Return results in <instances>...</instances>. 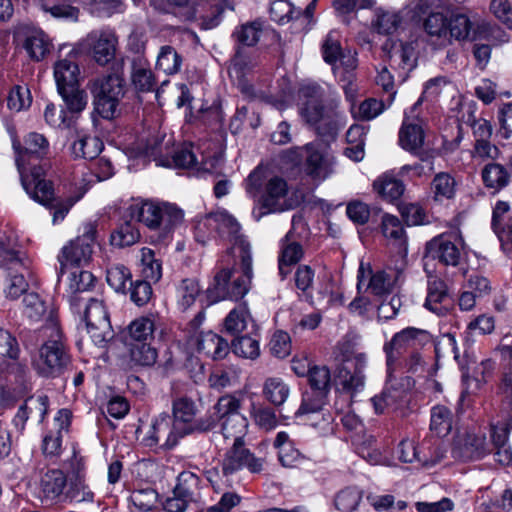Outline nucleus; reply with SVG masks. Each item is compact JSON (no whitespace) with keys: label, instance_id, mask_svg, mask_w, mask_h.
Masks as SVG:
<instances>
[{"label":"nucleus","instance_id":"nucleus-55","mask_svg":"<svg viewBox=\"0 0 512 512\" xmlns=\"http://www.w3.org/2000/svg\"><path fill=\"white\" fill-rule=\"evenodd\" d=\"M142 275L145 280L157 283L162 277V264L155 258V252L148 248L141 249Z\"/></svg>","mask_w":512,"mask_h":512},{"label":"nucleus","instance_id":"nucleus-17","mask_svg":"<svg viewBox=\"0 0 512 512\" xmlns=\"http://www.w3.org/2000/svg\"><path fill=\"white\" fill-rule=\"evenodd\" d=\"M84 41L98 65L105 66L114 60L118 49V37L112 29L93 30L87 34Z\"/></svg>","mask_w":512,"mask_h":512},{"label":"nucleus","instance_id":"nucleus-9","mask_svg":"<svg viewBox=\"0 0 512 512\" xmlns=\"http://www.w3.org/2000/svg\"><path fill=\"white\" fill-rule=\"evenodd\" d=\"M302 119L315 129L318 135L335 138L343 124V115L334 106H324L322 102L299 107Z\"/></svg>","mask_w":512,"mask_h":512},{"label":"nucleus","instance_id":"nucleus-34","mask_svg":"<svg viewBox=\"0 0 512 512\" xmlns=\"http://www.w3.org/2000/svg\"><path fill=\"white\" fill-rule=\"evenodd\" d=\"M207 222L209 225H214L218 230L219 234L222 236H227L233 239L234 242V250L239 253V248L237 247L240 241L247 242L244 238L239 235L240 225L237 220L227 212H219L216 214H210L207 217Z\"/></svg>","mask_w":512,"mask_h":512},{"label":"nucleus","instance_id":"nucleus-51","mask_svg":"<svg viewBox=\"0 0 512 512\" xmlns=\"http://www.w3.org/2000/svg\"><path fill=\"white\" fill-rule=\"evenodd\" d=\"M363 498V490L348 486L340 490L334 499L335 507L340 512H354Z\"/></svg>","mask_w":512,"mask_h":512},{"label":"nucleus","instance_id":"nucleus-48","mask_svg":"<svg viewBox=\"0 0 512 512\" xmlns=\"http://www.w3.org/2000/svg\"><path fill=\"white\" fill-rule=\"evenodd\" d=\"M453 414L446 406L437 405L431 409L430 430L439 437L447 436L452 430Z\"/></svg>","mask_w":512,"mask_h":512},{"label":"nucleus","instance_id":"nucleus-11","mask_svg":"<svg viewBox=\"0 0 512 512\" xmlns=\"http://www.w3.org/2000/svg\"><path fill=\"white\" fill-rule=\"evenodd\" d=\"M96 227L93 224H87L84 227L82 235L65 245L58 256L60 264L58 275H63L69 267H80L86 264L93 252L95 242Z\"/></svg>","mask_w":512,"mask_h":512},{"label":"nucleus","instance_id":"nucleus-8","mask_svg":"<svg viewBox=\"0 0 512 512\" xmlns=\"http://www.w3.org/2000/svg\"><path fill=\"white\" fill-rule=\"evenodd\" d=\"M286 155L295 164L305 158V172L315 180H324L332 173L334 159L318 144L309 143L303 147L291 149Z\"/></svg>","mask_w":512,"mask_h":512},{"label":"nucleus","instance_id":"nucleus-28","mask_svg":"<svg viewBox=\"0 0 512 512\" xmlns=\"http://www.w3.org/2000/svg\"><path fill=\"white\" fill-rule=\"evenodd\" d=\"M496 352L499 353L501 360L505 362L499 394L501 397L502 412H508L512 416V346L501 343Z\"/></svg>","mask_w":512,"mask_h":512},{"label":"nucleus","instance_id":"nucleus-40","mask_svg":"<svg viewBox=\"0 0 512 512\" xmlns=\"http://www.w3.org/2000/svg\"><path fill=\"white\" fill-rule=\"evenodd\" d=\"M249 325L252 328L255 327V323L246 305H239L231 310L224 320L226 332L233 336H237L247 330Z\"/></svg>","mask_w":512,"mask_h":512},{"label":"nucleus","instance_id":"nucleus-35","mask_svg":"<svg viewBox=\"0 0 512 512\" xmlns=\"http://www.w3.org/2000/svg\"><path fill=\"white\" fill-rule=\"evenodd\" d=\"M373 189L383 200L393 202L403 195L405 185L392 173L386 172L374 180Z\"/></svg>","mask_w":512,"mask_h":512},{"label":"nucleus","instance_id":"nucleus-36","mask_svg":"<svg viewBox=\"0 0 512 512\" xmlns=\"http://www.w3.org/2000/svg\"><path fill=\"white\" fill-rule=\"evenodd\" d=\"M381 230L384 237L389 239L397 248L399 254L405 255L407 253V240L403 225L398 217L385 214L382 217Z\"/></svg>","mask_w":512,"mask_h":512},{"label":"nucleus","instance_id":"nucleus-31","mask_svg":"<svg viewBox=\"0 0 512 512\" xmlns=\"http://www.w3.org/2000/svg\"><path fill=\"white\" fill-rule=\"evenodd\" d=\"M21 45L28 57L37 62L43 60L51 49L48 36L41 30H27Z\"/></svg>","mask_w":512,"mask_h":512},{"label":"nucleus","instance_id":"nucleus-41","mask_svg":"<svg viewBox=\"0 0 512 512\" xmlns=\"http://www.w3.org/2000/svg\"><path fill=\"white\" fill-rule=\"evenodd\" d=\"M457 182L448 172L437 173L431 182L433 199L437 202L451 200L455 197Z\"/></svg>","mask_w":512,"mask_h":512},{"label":"nucleus","instance_id":"nucleus-38","mask_svg":"<svg viewBox=\"0 0 512 512\" xmlns=\"http://www.w3.org/2000/svg\"><path fill=\"white\" fill-rule=\"evenodd\" d=\"M400 276L401 273L393 269L378 270L371 275L367 289L377 296L389 294L392 292Z\"/></svg>","mask_w":512,"mask_h":512},{"label":"nucleus","instance_id":"nucleus-60","mask_svg":"<svg viewBox=\"0 0 512 512\" xmlns=\"http://www.w3.org/2000/svg\"><path fill=\"white\" fill-rule=\"evenodd\" d=\"M94 493L85 483V479L69 478V487L66 494V502H93Z\"/></svg>","mask_w":512,"mask_h":512},{"label":"nucleus","instance_id":"nucleus-22","mask_svg":"<svg viewBox=\"0 0 512 512\" xmlns=\"http://www.w3.org/2000/svg\"><path fill=\"white\" fill-rule=\"evenodd\" d=\"M460 239L455 234L434 237L426 245L427 254L446 266H457L461 258Z\"/></svg>","mask_w":512,"mask_h":512},{"label":"nucleus","instance_id":"nucleus-4","mask_svg":"<svg viewBox=\"0 0 512 512\" xmlns=\"http://www.w3.org/2000/svg\"><path fill=\"white\" fill-rule=\"evenodd\" d=\"M94 112L112 120L120 114L119 104L125 95V80L118 74H108L89 82Z\"/></svg>","mask_w":512,"mask_h":512},{"label":"nucleus","instance_id":"nucleus-49","mask_svg":"<svg viewBox=\"0 0 512 512\" xmlns=\"http://www.w3.org/2000/svg\"><path fill=\"white\" fill-rule=\"evenodd\" d=\"M155 322L149 317H139L128 326L130 343L151 342L154 338Z\"/></svg>","mask_w":512,"mask_h":512},{"label":"nucleus","instance_id":"nucleus-12","mask_svg":"<svg viewBox=\"0 0 512 512\" xmlns=\"http://www.w3.org/2000/svg\"><path fill=\"white\" fill-rule=\"evenodd\" d=\"M201 498V479L190 471H183L177 477L172 496L167 497L163 507L168 512H185L191 503Z\"/></svg>","mask_w":512,"mask_h":512},{"label":"nucleus","instance_id":"nucleus-53","mask_svg":"<svg viewBox=\"0 0 512 512\" xmlns=\"http://www.w3.org/2000/svg\"><path fill=\"white\" fill-rule=\"evenodd\" d=\"M139 239L140 232L130 221L121 223L110 235L111 245L118 248L131 246Z\"/></svg>","mask_w":512,"mask_h":512},{"label":"nucleus","instance_id":"nucleus-3","mask_svg":"<svg viewBox=\"0 0 512 512\" xmlns=\"http://www.w3.org/2000/svg\"><path fill=\"white\" fill-rule=\"evenodd\" d=\"M40 331L49 339L41 345L38 355L32 361V365L42 377H59L70 365L71 360L61 341V331L56 318L50 314L47 318V324L42 326Z\"/></svg>","mask_w":512,"mask_h":512},{"label":"nucleus","instance_id":"nucleus-42","mask_svg":"<svg viewBox=\"0 0 512 512\" xmlns=\"http://www.w3.org/2000/svg\"><path fill=\"white\" fill-rule=\"evenodd\" d=\"M22 302L24 307L23 313L32 322H38L45 318V324L43 325L45 326L50 314L55 318L52 311L48 312L46 301L36 292L26 293Z\"/></svg>","mask_w":512,"mask_h":512},{"label":"nucleus","instance_id":"nucleus-56","mask_svg":"<svg viewBox=\"0 0 512 512\" xmlns=\"http://www.w3.org/2000/svg\"><path fill=\"white\" fill-rule=\"evenodd\" d=\"M262 24L259 21L248 22L238 26L232 36L236 42L242 46L252 47L260 39Z\"/></svg>","mask_w":512,"mask_h":512},{"label":"nucleus","instance_id":"nucleus-44","mask_svg":"<svg viewBox=\"0 0 512 512\" xmlns=\"http://www.w3.org/2000/svg\"><path fill=\"white\" fill-rule=\"evenodd\" d=\"M103 149V142L96 136L84 135L75 140L71 152L75 158L92 160L98 157Z\"/></svg>","mask_w":512,"mask_h":512},{"label":"nucleus","instance_id":"nucleus-2","mask_svg":"<svg viewBox=\"0 0 512 512\" xmlns=\"http://www.w3.org/2000/svg\"><path fill=\"white\" fill-rule=\"evenodd\" d=\"M237 247L239 248L242 275L234 278L231 282L233 268L221 267L206 290L208 304L226 299L237 301L248 293L253 276L251 247L245 241H240Z\"/></svg>","mask_w":512,"mask_h":512},{"label":"nucleus","instance_id":"nucleus-30","mask_svg":"<svg viewBox=\"0 0 512 512\" xmlns=\"http://www.w3.org/2000/svg\"><path fill=\"white\" fill-rule=\"evenodd\" d=\"M131 82L138 92H150L156 82L148 60L137 55L131 62Z\"/></svg>","mask_w":512,"mask_h":512},{"label":"nucleus","instance_id":"nucleus-1","mask_svg":"<svg viewBox=\"0 0 512 512\" xmlns=\"http://www.w3.org/2000/svg\"><path fill=\"white\" fill-rule=\"evenodd\" d=\"M13 149L16 153V166L23 188L35 201L43 204L49 203L53 194V186L50 181L45 179V167L35 165L31 168L30 174L24 172L25 165L30 164L33 158L42 159L48 154V140L42 134L31 132L24 137L23 144L14 140Z\"/></svg>","mask_w":512,"mask_h":512},{"label":"nucleus","instance_id":"nucleus-23","mask_svg":"<svg viewBox=\"0 0 512 512\" xmlns=\"http://www.w3.org/2000/svg\"><path fill=\"white\" fill-rule=\"evenodd\" d=\"M448 287L443 279L432 272L427 273V296L424 307L438 316L450 311Z\"/></svg>","mask_w":512,"mask_h":512},{"label":"nucleus","instance_id":"nucleus-18","mask_svg":"<svg viewBox=\"0 0 512 512\" xmlns=\"http://www.w3.org/2000/svg\"><path fill=\"white\" fill-rule=\"evenodd\" d=\"M491 451L490 442L483 432L469 431L455 440L452 455L461 461H473L482 459Z\"/></svg>","mask_w":512,"mask_h":512},{"label":"nucleus","instance_id":"nucleus-45","mask_svg":"<svg viewBox=\"0 0 512 512\" xmlns=\"http://www.w3.org/2000/svg\"><path fill=\"white\" fill-rule=\"evenodd\" d=\"M74 0H42V8L54 18L76 22L79 9L72 5Z\"/></svg>","mask_w":512,"mask_h":512},{"label":"nucleus","instance_id":"nucleus-39","mask_svg":"<svg viewBox=\"0 0 512 512\" xmlns=\"http://www.w3.org/2000/svg\"><path fill=\"white\" fill-rule=\"evenodd\" d=\"M197 343L198 350L213 359H222L229 351L228 342L212 331L203 333Z\"/></svg>","mask_w":512,"mask_h":512},{"label":"nucleus","instance_id":"nucleus-26","mask_svg":"<svg viewBox=\"0 0 512 512\" xmlns=\"http://www.w3.org/2000/svg\"><path fill=\"white\" fill-rule=\"evenodd\" d=\"M69 480L61 469L48 470L41 478V491L45 499L65 503Z\"/></svg>","mask_w":512,"mask_h":512},{"label":"nucleus","instance_id":"nucleus-57","mask_svg":"<svg viewBox=\"0 0 512 512\" xmlns=\"http://www.w3.org/2000/svg\"><path fill=\"white\" fill-rule=\"evenodd\" d=\"M62 97L67 111L74 115L80 114L86 109L88 104V95L85 90L80 89L79 86L67 89L66 91L58 92Z\"/></svg>","mask_w":512,"mask_h":512},{"label":"nucleus","instance_id":"nucleus-21","mask_svg":"<svg viewBox=\"0 0 512 512\" xmlns=\"http://www.w3.org/2000/svg\"><path fill=\"white\" fill-rule=\"evenodd\" d=\"M167 413H161L151 423L143 441L146 446L160 445L165 448H173L182 438Z\"/></svg>","mask_w":512,"mask_h":512},{"label":"nucleus","instance_id":"nucleus-62","mask_svg":"<svg viewBox=\"0 0 512 512\" xmlns=\"http://www.w3.org/2000/svg\"><path fill=\"white\" fill-rule=\"evenodd\" d=\"M108 285L118 293L126 291V283L131 282V273L129 269L122 264L110 266L106 272Z\"/></svg>","mask_w":512,"mask_h":512},{"label":"nucleus","instance_id":"nucleus-32","mask_svg":"<svg viewBox=\"0 0 512 512\" xmlns=\"http://www.w3.org/2000/svg\"><path fill=\"white\" fill-rule=\"evenodd\" d=\"M255 63L253 59L245 52V50L238 46L234 57L231 60L229 67V74L238 81L240 90L250 95L253 93V87L244 80L246 72L250 71L254 67Z\"/></svg>","mask_w":512,"mask_h":512},{"label":"nucleus","instance_id":"nucleus-58","mask_svg":"<svg viewBox=\"0 0 512 512\" xmlns=\"http://www.w3.org/2000/svg\"><path fill=\"white\" fill-rule=\"evenodd\" d=\"M232 351L240 357L246 358V359H256L260 355V346L258 339L246 335V336H239L237 335L236 338L232 341L231 344Z\"/></svg>","mask_w":512,"mask_h":512},{"label":"nucleus","instance_id":"nucleus-24","mask_svg":"<svg viewBox=\"0 0 512 512\" xmlns=\"http://www.w3.org/2000/svg\"><path fill=\"white\" fill-rule=\"evenodd\" d=\"M19 345L7 330L0 329V371L23 373L25 366L19 363Z\"/></svg>","mask_w":512,"mask_h":512},{"label":"nucleus","instance_id":"nucleus-19","mask_svg":"<svg viewBox=\"0 0 512 512\" xmlns=\"http://www.w3.org/2000/svg\"><path fill=\"white\" fill-rule=\"evenodd\" d=\"M247 468L252 473H259L263 468V460L256 458L244 445L243 441L233 442L232 447L226 452L222 462L224 475H231L236 471Z\"/></svg>","mask_w":512,"mask_h":512},{"label":"nucleus","instance_id":"nucleus-64","mask_svg":"<svg viewBox=\"0 0 512 512\" xmlns=\"http://www.w3.org/2000/svg\"><path fill=\"white\" fill-rule=\"evenodd\" d=\"M402 18L397 12L393 11H382L378 12L376 19L373 21V26L378 33L390 35L397 31Z\"/></svg>","mask_w":512,"mask_h":512},{"label":"nucleus","instance_id":"nucleus-14","mask_svg":"<svg viewBox=\"0 0 512 512\" xmlns=\"http://www.w3.org/2000/svg\"><path fill=\"white\" fill-rule=\"evenodd\" d=\"M287 182L278 176L270 178L262 196L261 206L253 210V217L259 221L264 215L282 212L292 208V203L287 199Z\"/></svg>","mask_w":512,"mask_h":512},{"label":"nucleus","instance_id":"nucleus-6","mask_svg":"<svg viewBox=\"0 0 512 512\" xmlns=\"http://www.w3.org/2000/svg\"><path fill=\"white\" fill-rule=\"evenodd\" d=\"M431 341V335L428 331L407 327L393 335L389 342L383 346L386 356V366L388 377L400 368L401 358L408 349H417Z\"/></svg>","mask_w":512,"mask_h":512},{"label":"nucleus","instance_id":"nucleus-50","mask_svg":"<svg viewBox=\"0 0 512 512\" xmlns=\"http://www.w3.org/2000/svg\"><path fill=\"white\" fill-rule=\"evenodd\" d=\"M482 179L486 187L500 190L506 187L510 181L507 169L499 163L487 164L482 169Z\"/></svg>","mask_w":512,"mask_h":512},{"label":"nucleus","instance_id":"nucleus-20","mask_svg":"<svg viewBox=\"0 0 512 512\" xmlns=\"http://www.w3.org/2000/svg\"><path fill=\"white\" fill-rule=\"evenodd\" d=\"M0 265L8 266L9 270L15 269V274L10 273L6 293L12 299L18 298L27 291L28 283L25 273H28V269L22 263L17 252L6 248L2 243H0Z\"/></svg>","mask_w":512,"mask_h":512},{"label":"nucleus","instance_id":"nucleus-13","mask_svg":"<svg viewBox=\"0 0 512 512\" xmlns=\"http://www.w3.org/2000/svg\"><path fill=\"white\" fill-rule=\"evenodd\" d=\"M82 319L87 333L96 345H102L112 338L109 314L102 300L91 298L84 307Z\"/></svg>","mask_w":512,"mask_h":512},{"label":"nucleus","instance_id":"nucleus-61","mask_svg":"<svg viewBox=\"0 0 512 512\" xmlns=\"http://www.w3.org/2000/svg\"><path fill=\"white\" fill-rule=\"evenodd\" d=\"M399 459L404 463L419 462L422 466H433L437 463V459L427 458L425 455L420 456V451L413 441L404 440L398 447Z\"/></svg>","mask_w":512,"mask_h":512},{"label":"nucleus","instance_id":"nucleus-46","mask_svg":"<svg viewBox=\"0 0 512 512\" xmlns=\"http://www.w3.org/2000/svg\"><path fill=\"white\" fill-rule=\"evenodd\" d=\"M182 56L170 45L162 46L159 50L156 69L163 71L166 75L178 73L182 66Z\"/></svg>","mask_w":512,"mask_h":512},{"label":"nucleus","instance_id":"nucleus-63","mask_svg":"<svg viewBox=\"0 0 512 512\" xmlns=\"http://www.w3.org/2000/svg\"><path fill=\"white\" fill-rule=\"evenodd\" d=\"M224 158L222 153L204 156L201 163L195 166L199 176L210 175L212 178L222 177Z\"/></svg>","mask_w":512,"mask_h":512},{"label":"nucleus","instance_id":"nucleus-52","mask_svg":"<svg viewBox=\"0 0 512 512\" xmlns=\"http://www.w3.org/2000/svg\"><path fill=\"white\" fill-rule=\"evenodd\" d=\"M200 286L196 279L186 278L181 280L176 288V297L179 308L182 311L189 309L200 294Z\"/></svg>","mask_w":512,"mask_h":512},{"label":"nucleus","instance_id":"nucleus-5","mask_svg":"<svg viewBox=\"0 0 512 512\" xmlns=\"http://www.w3.org/2000/svg\"><path fill=\"white\" fill-rule=\"evenodd\" d=\"M131 216L150 230L159 232L160 238H166L173 229L182 222L181 209L169 203H153L146 201L130 208Z\"/></svg>","mask_w":512,"mask_h":512},{"label":"nucleus","instance_id":"nucleus-7","mask_svg":"<svg viewBox=\"0 0 512 512\" xmlns=\"http://www.w3.org/2000/svg\"><path fill=\"white\" fill-rule=\"evenodd\" d=\"M240 408L241 400L232 395L220 397L214 406L224 438L233 442L243 441L248 431V419L240 413Z\"/></svg>","mask_w":512,"mask_h":512},{"label":"nucleus","instance_id":"nucleus-29","mask_svg":"<svg viewBox=\"0 0 512 512\" xmlns=\"http://www.w3.org/2000/svg\"><path fill=\"white\" fill-rule=\"evenodd\" d=\"M364 362L361 358H356L353 367L342 364L337 369L336 381L342 386V389L348 392H356L363 388L364 376Z\"/></svg>","mask_w":512,"mask_h":512},{"label":"nucleus","instance_id":"nucleus-59","mask_svg":"<svg viewBox=\"0 0 512 512\" xmlns=\"http://www.w3.org/2000/svg\"><path fill=\"white\" fill-rule=\"evenodd\" d=\"M69 290L75 294L89 290L93 285L95 278L89 271L83 270L80 267H69Z\"/></svg>","mask_w":512,"mask_h":512},{"label":"nucleus","instance_id":"nucleus-37","mask_svg":"<svg viewBox=\"0 0 512 512\" xmlns=\"http://www.w3.org/2000/svg\"><path fill=\"white\" fill-rule=\"evenodd\" d=\"M197 412L196 403L187 396H181L172 401L173 424L177 430L189 426Z\"/></svg>","mask_w":512,"mask_h":512},{"label":"nucleus","instance_id":"nucleus-27","mask_svg":"<svg viewBox=\"0 0 512 512\" xmlns=\"http://www.w3.org/2000/svg\"><path fill=\"white\" fill-rule=\"evenodd\" d=\"M491 227L497 235L502 247L512 249V213L510 205L498 201L492 212Z\"/></svg>","mask_w":512,"mask_h":512},{"label":"nucleus","instance_id":"nucleus-47","mask_svg":"<svg viewBox=\"0 0 512 512\" xmlns=\"http://www.w3.org/2000/svg\"><path fill=\"white\" fill-rule=\"evenodd\" d=\"M289 394V386L279 377L267 378L263 384V396L275 406L282 405Z\"/></svg>","mask_w":512,"mask_h":512},{"label":"nucleus","instance_id":"nucleus-15","mask_svg":"<svg viewBox=\"0 0 512 512\" xmlns=\"http://www.w3.org/2000/svg\"><path fill=\"white\" fill-rule=\"evenodd\" d=\"M305 230L301 217H293L292 228L282 241L279 257V273L282 279L290 273V267L297 264L303 257L304 252L299 238Z\"/></svg>","mask_w":512,"mask_h":512},{"label":"nucleus","instance_id":"nucleus-33","mask_svg":"<svg viewBox=\"0 0 512 512\" xmlns=\"http://www.w3.org/2000/svg\"><path fill=\"white\" fill-rule=\"evenodd\" d=\"M79 67L70 59H62L54 65V78L58 92L79 86Z\"/></svg>","mask_w":512,"mask_h":512},{"label":"nucleus","instance_id":"nucleus-25","mask_svg":"<svg viewBox=\"0 0 512 512\" xmlns=\"http://www.w3.org/2000/svg\"><path fill=\"white\" fill-rule=\"evenodd\" d=\"M382 51L391 67L409 71L415 66L414 47L410 43L388 38L382 45Z\"/></svg>","mask_w":512,"mask_h":512},{"label":"nucleus","instance_id":"nucleus-54","mask_svg":"<svg viewBox=\"0 0 512 512\" xmlns=\"http://www.w3.org/2000/svg\"><path fill=\"white\" fill-rule=\"evenodd\" d=\"M325 392L308 390L302 395L301 405L295 412L296 417L307 416L320 412L326 404Z\"/></svg>","mask_w":512,"mask_h":512},{"label":"nucleus","instance_id":"nucleus-43","mask_svg":"<svg viewBox=\"0 0 512 512\" xmlns=\"http://www.w3.org/2000/svg\"><path fill=\"white\" fill-rule=\"evenodd\" d=\"M130 346V367H150L156 363L158 354L151 342L130 343Z\"/></svg>","mask_w":512,"mask_h":512},{"label":"nucleus","instance_id":"nucleus-10","mask_svg":"<svg viewBox=\"0 0 512 512\" xmlns=\"http://www.w3.org/2000/svg\"><path fill=\"white\" fill-rule=\"evenodd\" d=\"M302 119L315 129L318 135L335 138L343 124V115L334 106H324L322 102L299 107Z\"/></svg>","mask_w":512,"mask_h":512},{"label":"nucleus","instance_id":"nucleus-16","mask_svg":"<svg viewBox=\"0 0 512 512\" xmlns=\"http://www.w3.org/2000/svg\"><path fill=\"white\" fill-rule=\"evenodd\" d=\"M425 133L419 119L403 120L399 130V145L422 162H431L435 158L434 149L424 148Z\"/></svg>","mask_w":512,"mask_h":512}]
</instances>
